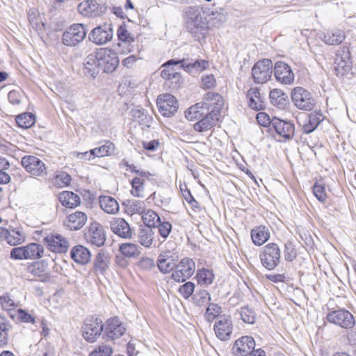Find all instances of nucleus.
I'll return each mask as SVG.
<instances>
[{"label":"nucleus","instance_id":"nucleus-62","mask_svg":"<svg viewBox=\"0 0 356 356\" xmlns=\"http://www.w3.org/2000/svg\"><path fill=\"white\" fill-rule=\"evenodd\" d=\"M10 258L16 260L27 259L25 246L13 248L10 251Z\"/></svg>","mask_w":356,"mask_h":356},{"label":"nucleus","instance_id":"nucleus-27","mask_svg":"<svg viewBox=\"0 0 356 356\" xmlns=\"http://www.w3.org/2000/svg\"><path fill=\"white\" fill-rule=\"evenodd\" d=\"M219 116L215 112H208L203 118L194 124V129L202 132L211 129L218 122Z\"/></svg>","mask_w":356,"mask_h":356},{"label":"nucleus","instance_id":"nucleus-9","mask_svg":"<svg viewBox=\"0 0 356 356\" xmlns=\"http://www.w3.org/2000/svg\"><path fill=\"white\" fill-rule=\"evenodd\" d=\"M195 264L193 259L189 258L182 259L175 266V270L172 273V278L178 282H182L190 278L194 273Z\"/></svg>","mask_w":356,"mask_h":356},{"label":"nucleus","instance_id":"nucleus-16","mask_svg":"<svg viewBox=\"0 0 356 356\" xmlns=\"http://www.w3.org/2000/svg\"><path fill=\"white\" fill-rule=\"evenodd\" d=\"M232 329L230 318L225 316H220L213 327L216 336L221 341L228 340L231 337Z\"/></svg>","mask_w":356,"mask_h":356},{"label":"nucleus","instance_id":"nucleus-51","mask_svg":"<svg viewBox=\"0 0 356 356\" xmlns=\"http://www.w3.org/2000/svg\"><path fill=\"white\" fill-rule=\"evenodd\" d=\"M16 122L19 127L26 129L34 124L35 119L32 114L24 113L17 116Z\"/></svg>","mask_w":356,"mask_h":356},{"label":"nucleus","instance_id":"nucleus-36","mask_svg":"<svg viewBox=\"0 0 356 356\" xmlns=\"http://www.w3.org/2000/svg\"><path fill=\"white\" fill-rule=\"evenodd\" d=\"M115 145L113 143L107 141L103 145L94 148L89 152H85L84 155H90L93 157H103L110 156L113 154Z\"/></svg>","mask_w":356,"mask_h":356},{"label":"nucleus","instance_id":"nucleus-4","mask_svg":"<svg viewBox=\"0 0 356 356\" xmlns=\"http://www.w3.org/2000/svg\"><path fill=\"white\" fill-rule=\"evenodd\" d=\"M104 330L102 321L98 318L92 317L85 321L81 327L83 339L89 342H95L101 336Z\"/></svg>","mask_w":356,"mask_h":356},{"label":"nucleus","instance_id":"nucleus-38","mask_svg":"<svg viewBox=\"0 0 356 356\" xmlns=\"http://www.w3.org/2000/svg\"><path fill=\"white\" fill-rule=\"evenodd\" d=\"M157 266L161 273H168L175 268L176 262L168 253H164L159 256Z\"/></svg>","mask_w":356,"mask_h":356},{"label":"nucleus","instance_id":"nucleus-48","mask_svg":"<svg viewBox=\"0 0 356 356\" xmlns=\"http://www.w3.org/2000/svg\"><path fill=\"white\" fill-rule=\"evenodd\" d=\"M197 278L198 284L207 286L212 283L214 275L211 270L203 268L197 271Z\"/></svg>","mask_w":356,"mask_h":356},{"label":"nucleus","instance_id":"nucleus-26","mask_svg":"<svg viewBox=\"0 0 356 356\" xmlns=\"http://www.w3.org/2000/svg\"><path fill=\"white\" fill-rule=\"evenodd\" d=\"M111 229L118 236L129 238L132 236V231L129 223L123 218H115L111 222Z\"/></svg>","mask_w":356,"mask_h":356},{"label":"nucleus","instance_id":"nucleus-7","mask_svg":"<svg viewBox=\"0 0 356 356\" xmlns=\"http://www.w3.org/2000/svg\"><path fill=\"white\" fill-rule=\"evenodd\" d=\"M327 319L330 323L345 329H350L355 325L353 314L346 309L330 312L327 315Z\"/></svg>","mask_w":356,"mask_h":356},{"label":"nucleus","instance_id":"nucleus-25","mask_svg":"<svg viewBox=\"0 0 356 356\" xmlns=\"http://www.w3.org/2000/svg\"><path fill=\"white\" fill-rule=\"evenodd\" d=\"M272 127L277 134L285 140H290L293 137L294 126L291 122L273 118Z\"/></svg>","mask_w":356,"mask_h":356},{"label":"nucleus","instance_id":"nucleus-13","mask_svg":"<svg viewBox=\"0 0 356 356\" xmlns=\"http://www.w3.org/2000/svg\"><path fill=\"white\" fill-rule=\"evenodd\" d=\"M22 165L29 173L35 177H44L47 173L44 163L34 156H24Z\"/></svg>","mask_w":356,"mask_h":356},{"label":"nucleus","instance_id":"nucleus-50","mask_svg":"<svg viewBox=\"0 0 356 356\" xmlns=\"http://www.w3.org/2000/svg\"><path fill=\"white\" fill-rule=\"evenodd\" d=\"M126 207L131 214L143 213L145 210V204L143 201L136 200H128L126 202Z\"/></svg>","mask_w":356,"mask_h":356},{"label":"nucleus","instance_id":"nucleus-45","mask_svg":"<svg viewBox=\"0 0 356 356\" xmlns=\"http://www.w3.org/2000/svg\"><path fill=\"white\" fill-rule=\"evenodd\" d=\"M25 250L27 259H35L40 258L44 252L43 246L35 243H32L25 245Z\"/></svg>","mask_w":356,"mask_h":356},{"label":"nucleus","instance_id":"nucleus-12","mask_svg":"<svg viewBox=\"0 0 356 356\" xmlns=\"http://www.w3.org/2000/svg\"><path fill=\"white\" fill-rule=\"evenodd\" d=\"M156 104L159 112L165 117H171L177 111V99L171 94L160 95L156 99Z\"/></svg>","mask_w":356,"mask_h":356},{"label":"nucleus","instance_id":"nucleus-20","mask_svg":"<svg viewBox=\"0 0 356 356\" xmlns=\"http://www.w3.org/2000/svg\"><path fill=\"white\" fill-rule=\"evenodd\" d=\"M122 164L127 166V170H131L132 172H135L140 175V177H135L131 181V186L132 189L131 191V193L134 197H143V194L144 192V182L145 179L143 177H147L149 173L145 172H140L139 170H135V167L132 165L129 164L127 161H122Z\"/></svg>","mask_w":356,"mask_h":356},{"label":"nucleus","instance_id":"nucleus-1","mask_svg":"<svg viewBox=\"0 0 356 356\" xmlns=\"http://www.w3.org/2000/svg\"><path fill=\"white\" fill-rule=\"evenodd\" d=\"M186 26L189 32L200 38V35L207 29L205 19L202 15V8L199 6H188L184 10Z\"/></svg>","mask_w":356,"mask_h":356},{"label":"nucleus","instance_id":"nucleus-34","mask_svg":"<svg viewBox=\"0 0 356 356\" xmlns=\"http://www.w3.org/2000/svg\"><path fill=\"white\" fill-rule=\"evenodd\" d=\"M99 50L95 54H89L85 59L84 66L86 73L95 77L99 72Z\"/></svg>","mask_w":356,"mask_h":356},{"label":"nucleus","instance_id":"nucleus-40","mask_svg":"<svg viewBox=\"0 0 356 356\" xmlns=\"http://www.w3.org/2000/svg\"><path fill=\"white\" fill-rule=\"evenodd\" d=\"M319 37L325 44L329 45L339 44L345 39V35L341 31H337L334 33L327 32V33H323Z\"/></svg>","mask_w":356,"mask_h":356},{"label":"nucleus","instance_id":"nucleus-19","mask_svg":"<svg viewBox=\"0 0 356 356\" xmlns=\"http://www.w3.org/2000/svg\"><path fill=\"white\" fill-rule=\"evenodd\" d=\"M255 346L254 339L250 336H243L237 339L233 346L232 351L236 356H247Z\"/></svg>","mask_w":356,"mask_h":356},{"label":"nucleus","instance_id":"nucleus-61","mask_svg":"<svg viewBox=\"0 0 356 356\" xmlns=\"http://www.w3.org/2000/svg\"><path fill=\"white\" fill-rule=\"evenodd\" d=\"M10 327V325L9 324L4 322L0 323V346L7 343Z\"/></svg>","mask_w":356,"mask_h":356},{"label":"nucleus","instance_id":"nucleus-33","mask_svg":"<svg viewBox=\"0 0 356 356\" xmlns=\"http://www.w3.org/2000/svg\"><path fill=\"white\" fill-rule=\"evenodd\" d=\"M251 238L254 244L257 246L262 245L270 238L268 228L264 226L254 227L251 231Z\"/></svg>","mask_w":356,"mask_h":356},{"label":"nucleus","instance_id":"nucleus-60","mask_svg":"<svg viewBox=\"0 0 356 356\" xmlns=\"http://www.w3.org/2000/svg\"><path fill=\"white\" fill-rule=\"evenodd\" d=\"M216 81L213 74H205L202 77V88L212 89L216 87Z\"/></svg>","mask_w":356,"mask_h":356},{"label":"nucleus","instance_id":"nucleus-8","mask_svg":"<svg viewBox=\"0 0 356 356\" xmlns=\"http://www.w3.org/2000/svg\"><path fill=\"white\" fill-rule=\"evenodd\" d=\"M113 36L111 24H104L93 29L88 35L90 42L97 45H103L109 42Z\"/></svg>","mask_w":356,"mask_h":356},{"label":"nucleus","instance_id":"nucleus-43","mask_svg":"<svg viewBox=\"0 0 356 356\" xmlns=\"http://www.w3.org/2000/svg\"><path fill=\"white\" fill-rule=\"evenodd\" d=\"M24 233L19 229H8L6 242L10 245H17L25 241Z\"/></svg>","mask_w":356,"mask_h":356},{"label":"nucleus","instance_id":"nucleus-6","mask_svg":"<svg viewBox=\"0 0 356 356\" xmlns=\"http://www.w3.org/2000/svg\"><path fill=\"white\" fill-rule=\"evenodd\" d=\"M273 73V63L269 59L259 60L252 69V76L257 83H264L268 81Z\"/></svg>","mask_w":356,"mask_h":356},{"label":"nucleus","instance_id":"nucleus-39","mask_svg":"<svg viewBox=\"0 0 356 356\" xmlns=\"http://www.w3.org/2000/svg\"><path fill=\"white\" fill-rule=\"evenodd\" d=\"M208 113L206 107L202 102L191 106L185 113V116L188 120H200Z\"/></svg>","mask_w":356,"mask_h":356},{"label":"nucleus","instance_id":"nucleus-10","mask_svg":"<svg viewBox=\"0 0 356 356\" xmlns=\"http://www.w3.org/2000/svg\"><path fill=\"white\" fill-rule=\"evenodd\" d=\"M98 58L99 67L106 73L114 72L119 65L117 54L110 49H99Z\"/></svg>","mask_w":356,"mask_h":356},{"label":"nucleus","instance_id":"nucleus-53","mask_svg":"<svg viewBox=\"0 0 356 356\" xmlns=\"http://www.w3.org/2000/svg\"><path fill=\"white\" fill-rule=\"evenodd\" d=\"M117 34L118 39L122 42L131 43L134 41V36L128 31L126 25L120 26Z\"/></svg>","mask_w":356,"mask_h":356},{"label":"nucleus","instance_id":"nucleus-41","mask_svg":"<svg viewBox=\"0 0 356 356\" xmlns=\"http://www.w3.org/2000/svg\"><path fill=\"white\" fill-rule=\"evenodd\" d=\"M226 21V16L220 12H211L205 17L206 26L207 28L217 27Z\"/></svg>","mask_w":356,"mask_h":356},{"label":"nucleus","instance_id":"nucleus-14","mask_svg":"<svg viewBox=\"0 0 356 356\" xmlns=\"http://www.w3.org/2000/svg\"><path fill=\"white\" fill-rule=\"evenodd\" d=\"M85 239L89 243L97 247L103 245L106 241L104 227L97 222L90 223L85 232Z\"/></svg>","mask_w":356,"mask_h":356},{"label":"nucleus","instance_id":"nucleus-44","mask_svg":"<svg viewBox=\"0 0 356 356\" xmlns=\"http://www.w3.org/2000/svg\"><path fill=\"white\" fill-rule=\"evenodd\" d=\"M154 240V232L150 227L140 228L138 233V241L144 247L149 248Z\"/></svg>","mask_w":356,"mask_h":356},{"label":"nucleus","instance_id":"nucleus-47","mask_svg":"<svg viewBox=\"0 0 356 356\" xmlns=\"http://www.w3.org/2000/svg\"><path fill=\"white\" fill-rule=\"evenodd\" d=\"M28 18L30 24L35 31H41L44 26L41 16L39 15L36 9H31L28 13Z\"/></svg>","mask_w":356,"mask_h":356},{"label":"nucleus","instance_id":"nucleus-63","mask_svg":"<svg viewBox=\"0 0 356 356\" xmlns=\"http://www.w3.org/2000/svg\"><path fill=\"white\" fill-rule=\"evenodd\" d=\"M284 253L285 259L289 261H292L296 257V251L292 243L287 242L285 243V250Z\"/></svg>","mask_w":356,"mask_h":356},{"label":"nucleus","instance_id":"nucleus-15","mask_svg":"<svg viewBox=\"0 0 356 356\" xmlns=\"http://www.w3.org/2000/svg\"><path fill=\"white\" fill-rule=\"evenodd\" d=\"M181 64L180 67L188 73L193 74L202 72L209 67V62L206 60H197L194 63H186L185 59H171L163 63L164 67L168 65Z\"/></svg>","mask_w":356,"mask_h":356},{"label":"nucleus","instance_id":"nucleus-57","mask_svg":"<svg viewBox=\"0 0 356 356\" xmlns=\"http://www.w3.org/2000/svg\"><path fill=\"white\" fill-rule=\"evenodd\" d=\"M0 305L5 310H11L17 306L15 300L7 293L0 296Z\"/></svg>","mask_w":356,"mask_h":356},{"label":"nucleus","instance_id":"nucleus-32","mask_svg":"<svg viewBox=\"0 0 356 356\" xmlns=\"http://www.w3.org/2000/svg\"><path fill=\"white\" fill-rule=\"evenodd\" d=\"M70 256L76 263L86 264L90 259V252L86 248L79 245L71 250Z\"/></svg>","mask_w":356,"mask_h":356},{"label":"nucleus","instance_id":"nucleus-28","mask_svg":"<svg viewBox=\"0 0 356 356\" xmlns=\"http://www.w3.org/2000/svg\"><path fill=\"white\" fill-rule=\"evenodd\" d=\"M111 263L110 255L100 250L96 255L94 261V272L97 275H104L109 268Z\"/></svg>","mask_w":356,"mask_h":356},{"label":"nucleus","instance_id":"nucleus-46","mask_svg":"<svg viewBox=\"0 0 356 356\" xmlns=\"http://www.w3.org/2000/svg\"><path fill=\"white\" fill-rule=\"evenodd\" d=\"M142 214V219L143 222L147 225L146 227L152 228L153 227H156L157 226V224L160 222V217L153 210H144Z\"/></svg>","mask_w":356,"mask_h":356},{"label":"nucleus","instance_id":"nucleus-29","mask_svg":"<svg viewBox=\"0 0 356 356\" xmlns=\"http://www.w3.org/2000/svg\"><path fill=\"white\" fill-rule=\"evenodd\" d=\"M246 98L250 108L259 111L265 108L263 97L257 88H250L246 94Z\"/></svg>","mask_w":356,"mask_h":356},{"label":"nucleus","instance_id":"nucleus-42","mask_svg":"<svg viewBox=\"0 0 356 356\" xmlns=\"http://www.w3.org/2000/svg\"><path fill=\"white\" fill-rule=\"evenodd\" d=\"M323 120V116L320 113H312L309 115L308 122L303 125V131L306 134H310L314 131L318 125Z\"/></svg>","mask_w":356,"mask_h":356},{"label":"nucleus","instance_id":"nucleus-35","mask_svg":"<svg viewBox=\"0 0 356 356\" xmlns=\"http://www.w3.org/2000/svg\"><path fill=\"white\" fill-rule=\"evenodd\" d=\"M58 198L61 204L67 208L76 207L81 202L79 196L70 191H63L60 193Z\"/></svg>","mask_w":356,"mask_h":356},{"label":"nucleus","instance_id":"nucleus-11","mask_svg":"<svg viewBox=\"0 0 356 356\" xmlns=\"http://www.w3.org/2000/svg\"><path fill=\"white\" fill-rule=\"evenodd\" d=\"M352 69L350 53L346 47L337 51L334 60V70L336 74L343 76L347 74Z\"/></svg>","mask_w":356,"mask_h":356},{"label":"nucleus","instance_id":"nucleus-58","mask_svg":"<svg viewBox=\"0 0 356 356\" xmlns=\"http://www.w3.org/2000/svg\"><path fill=\"white\" fill-rule=\"evenodd\" d=\"M313 193L320 202H324L327 198L325 189L323 184H315L313 186Z\"/></svg>","mask_w":356,"mask_h":356},{"label":"nucleus","instance_id":"nucleus-24","mask_svg":"<svg viewBox=\"0 0 356 356\" xmlns=\"http://www.w3.org/2000/svg\"><path fill=\"white\" fill-rule=\"evenodd\" d=\"M126 330V327L120 319L114 317L107 321L105 332L108 338L114 340L122 337L125 333Z\"/></svg>","mask_w":356,"mask_h":356},{"label":"nucleus","instance_id":"nucleus-54","mask_svg":"<svg viewBox=\"0 0 356 356\" xmlns=\"http://www.w3.org/2000/svg\"><path fill=\"white\" fill-rule=\"evenodd\" d=\"M113 348L106 344L102 343L94 349L88 356H111Z\"/></svg>","mask_w":356,"mask_h":356},{"label":"nucleus","instance_id":"nucleus-30","mask_svg":"<svg viewBox=\"0 0 356 356\" xmlns=\"http://www.w3.org/2000/svg\"><path fill=\"white\" fill-rule=\"evenodd\" d=\"M28 271L34 276L39 277L41 281H46L50 277L48 264L45 260L34 262L29 265Z\"/></svg>","mask_w":356,"mask_h":356},{"label":"nucleus","instance_id":"nucleus-56","mask_svg":"<svg viewBox=\"0 0 356 356\" xmlns=\"http://www.w3.org/2000/svg\"><path fill=\"white\" fill-rule=\"evenodd\" d=\"M241 317L245 323L252 324L255 321V313L249 307H245L241 308Z\"/></svg>","mask_w":356,"mask_h":356},{"label":"nucleus","instance_id":"nucleus-37","mask_svg":"<svg viewBox=\"0 0 356 356\" xmlns=\"http://www.w3.org/2000/svg\"><path fill=\"white\" fill-rule=\"evenodd\" d=\"M131 114L135 121L139 122L141 125L147 127L151 126L153 118L149 115L143 108L136 107L131 111Z\"/></svg>","mask_w":356,"mask_h":356},{"label":"nucleus","instance_id":"nucleus-55","mask_svg":"<svg viewBox=\"0 0 356 356\" xmlns=\"http://www.w3.org/2000/svg\"><path fill=\"white\" fill-rule=\"evenodd\" d=\"M220 313V307L216 304L211 303L208 305L204 316L208 321H212Z\"/></svg>","mask_w":356,"mask_h":356},{"label":"nucleus","instance_id":"nucleus-17","mask_svg":"<svg viewBox=\"0 0 356 356\" xmlns=\"http://www.w3.org/2000/svg\"><path fill=\"white\" fill-rule=\"evenodd\" d=\"M49 250L54 252L62 253L67 251L69 243L67 239L60 234H51L44 238Z\"/></svg>","mask_w":356,"mask_h":356},{"label":"nucleus","instance_id":"nucleus-3","mask_svg":"<svg viewBox=\"0 0 356 356\" xmlns=\"http://www.w3.org/2000/svg\"><path fill=\"white\" fill-rule=\"evenodd\" d=\"M291 96L293 103L300 110L311 111L316 104V101L311 92L302 87L294 88Z\"/></svg>","mask_w":356,"mask_h":356},{"label":"nucleus","instance_id":"nucleus-52","mask_svg":"<svg viewBox=\"0 0 356 356\" xmlns=\"http://www.w3.org/2000/svg\"><path fill=\"white\" fill-rule=\"evenodd\" d=\"M120 251L127 257H133L138 252V246L134 243H126L120 246Z\"/></svg>","mask_w":356,"mask_h":356},{"label":"nucleus","instance_id":"nucleus-21","mask_svg":"<svg viewBox=\"0 0 356 356\" xmlns=\"http://www.w3.org/2000/svg\"><path fill=\"white\" fill-rule=\"evenodd\" d=\"M87 221L88 216L86 213L76 211L67 216L64 225L68 229L76 231L81 229Z\"/></svg>","mask_w":356,"mask_h":356},{"label":"nucleus","instance_id":"nucleus-59","mask_svg":"<svg viewBox=\"0 0 356 356\" xmlns=\"http://www.w3.org/2000/svg\"><path fill=\"white\" fill-rule=\"evenodd\" d=\"M194 289L195 284L191 282H188L180 286L179 291L184 298L187 299L191 296Z\"/></svg>","mask_w":356,"mask_h":356},{"label":"nucleus","instance_id":"nucleus-18","mask_svg":"<svg viewBox=\"0 0 356 356\" xmlns=\"http://www.w3.org/2000/svg\"><path fill=\"white\" fill-rule=\"evenodd\" d=\"M104 10V6L96 0H86L78 6V11L85 17H96L101 15Z\"/></svg>","mask_w":356,"mask_h":356},{"label":"nucleus","instance_id":"nucleus-23","mask_svg":"<svg viewBox=\"0 0 356 356\" xmlns=\"http://www.w3.org/2000/svg\"><path fill=\"white\" fill-rule=\"evenodd\" d=\"M202 104L208 112H215V114L220 115V111L224 105V101L222 97L218 93L209 92L205 95Z\"/></svg>","mask_w":356,"mask_h":356},{"label":"nucleus","instance_id":"nucleus-64","mask_svg":"<svg viewBox=\"0 0 356 356\" xmlns=\"http://www.w3.org/2000/svg\"><path fill=\"white\" fill-rule=\"evenodd\" d=\"M158 228H159V232L160 235L163 238H166L171 230H172V225L168 222H159L157 224Z\"/></svg>","mask_w":356,"mask_h":356},{"label":"nucleus","instance_id":"nucleus-22","mask_svg":"<svg viewBox=\"0 0 356 356\" xmlns=\"http://www.w3.org/2000/svg\"><path fill=\"white\" fill-rule=\"evenodd\" d=\"M276 79L283 84H291L294 81V74L289 65L284 62H277L274 67Z\"/></svg>","mask_w":356,"mask_h":356},{"label":"nucleus","instance_id":"nucleus-2","mask_svg":"<svg viewBox=\"0 0 356 356\" xmlns=\"http://www.w3.org/2000/svg\"><path fill=\"white\" fill-rule=\"evenodd\" d=\"M281 251L275 243H270L265 245L259 254V258L262 266L268 270H273L280 264Z\"/></svg>","mask_w":356,"mask_h":356},{"label":"nucleus","instance_id":"nucleus-5","mask_svg":"<svg viewBox=\"0 0 356 356\" xmlns=\"http://www.w3.org/2000/svg\"><path fill=\"white\" fill-rule=\"evenodd\" d=\"M87 30L82 24L71 25L63 34V43L69 47H74L82 42L86 36Z\"/></svg>","mask_w":356,"mask_h":356},{"label":"nucleus","instance_id":"nucleus-31","mask_svg":"<svg viewBox=\"0 0 356 356\" xmlns=\"http://www.w3.org/2000/svg\"><path fill=\"white\" fill-rule=\"evenodd\" d=\"M99 203L101 209L108 214H116L119 211V204L113 197L102 195L99 197Z\"/></svg>","mask_w":356,"mask_h":356},{"label":"nucleus","instance_id":"nucleus-49","mask_svg":"<svg viewBox=\"0 0 356 356\" xmlns=\"http://www.w3.org/2000/svg\"><path fill=\"white\" fill-rule=\"evenodd\" d=\"M286 97L285 94L280 89H274L269 94L271 103L280 107L285 104Z\"/></svg>","mask_w":356,"mask_h":356}]
</instances>
